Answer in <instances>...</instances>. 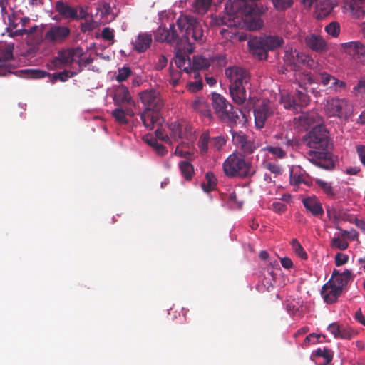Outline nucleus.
Here are the masks:
<instances>
[{
  "mask_svg": "<svg viewBox=\"0 0 365 365\" xmlns=\"http://www.w3.org/2000/svg\"><path fill=\"white\" fill-rule=\"evenodd\" d=\"M305 43L310 49L317 53H324L328 50V46L326 41L319 35H308L305 38Z\"/></svg>",
  "mask_w": 365,
  "mask_h": 365,
  "instance_id": "nucleus-20",
  "label": "nucleus"
},
{
  "mask_svg": "<svg viewBox=\"0 0 365 365\" xmlns=\"http://www.w3.org/2000/svg\"><path fill=\"white\" fill-rule=\"evenodd\" d=\"M210 66L207 58L202 56H194L192 62H191V73H193L194 78H197L199 76V70L206 68Z\"/></svg>",
  "mask_w": 365,
  "mask_h": 365,
  "instance_id": "nucleus-27",
  "label": "nucleus"
},
{
  "mask_svg": "<svg viewBox=\"0 0 365 365\" xmlns=\"http://www.w3.org/2000/svg\"><path fill=\"white\" fill-rule=\"evenodd\" d=\"M264 150H267L269 153L279 158H284L287 155L286 152L279 147L267 146L264 148Z\"/></svg>",
  "mask_w": 365,
  "mask_h": 365,
  "instance_id": "nucleus-47",
  "label": "nucleus"
},
{
  "mask_svg": "<svg viewBox=\"0 0 365 365\" xmlns=\"http://www.w3.org/2000/svg\"><path fill=\"white\" fill-rule=\"evenodd\" d=\"M75 73L69 71L64 70L62 72L54 73L50 74L49 73L40 70V69H22L17 71L16 76L19 78H30V79H39L45 78L46 76H51V82L54 83L56 81L61 82L66 81L68 78L73 77Z\"/></svg>",
  "mask_w": 365,
  "mask_h": 365,
  "instance_id": "nucleus-7",
  "label": "nucleus"
},
{
  "mask_svg": "<svg viewBox=\"0 0 365 365\" xmlns=\"http://www.w3.org/2000/svg\"><path fill=\"white\" fill-rule=\"evenodd\" d=\"M230 96L235 103L243 104L247 99L245 86H229Z\"/></svg>",
  "mask_w": 365,
  "mask_h": 365,
  "instance_id": "nucleus-25",
  "label": "nucleus"
},
{
  "mask_svg": "<svg viewBox=\"0 0 365 365\" xmlns=\"http://www.w3.org/2000/svg\"><path fill=\"white\" fill-rule=\"evenodd\" d=\"M83 50L81 47L68 48L59 51L58 56L53 61L55 67H61L62 65L68 66L76 61L83 55Z\"/></svg>",
  "mask_w": 365,
  "mask_h": 365,
  "instance_id": "nucleus-14",
  "label": "nucleus"
},
{
  "mask_svg": "<svg viewBox=\"0 0 365 365\" xmlns=\"http://www.w3.org/2000/svg\"><path fill=\"white\" fill-rule=\"evenodd\" d=\"M332 9V6L329 2L323 3L320 7V9L322 11V14L323 16H327V14H329L331 11Z\"/></svg>",
  "mask_w": 365,
  "mask_h": 365,
  "instance_id": "nucleus-63",
  "label": "nucleus"
},
{
  "mask_svg": "<svg viewBox=\"0 0 365 365\" xmlns=\"http://www.w3.org/2000/svg\"><path fill=\"white\" fill-rule=\"evenodd\" d=\"M55 11L58 13L59 17L55 16L53 19L58 20L59 19H73L77 17V12L78 11V6H72L68 3L59 0L55 3Z\"/></svg>",
  "mask_w": 365,
  "mask_h": 365,
  "instance_id": "nucleus-16",
  "label": "nucleus"
},
{
  "mask_svg": "<svg viewBox=\"0 0 365 365\" xmlns=\"http://www.w3.org/2000/svg\"><path fill=\"white\" fill-rule=\"evenodd\" d=\"M321 335H317L315 334H310L309 335H308L304 341V344L307 346V344L312 343V344H315L317 342L319 341V338H320Z\"/></svg>",
  "mask_w": 365,
  "mask_h": 365,
  "instance_id": "nucleus-61",
  "label": "nucleus"
},
{
  "mask_svg": "<svg viewBox=\"0 0 365 365\" xmlns=\"http://www.w3.org/2000/svg\"><path fill=\"white\" fill-rule=\"evenodd\" d=\"M325 31L333 37H337L340 33V26L338 22L333 21L325 27Z\"/></svg>",
  "mask_w": 365,
  "mask_h": 365,
  "instance_id": "nucleus-44",
  "label": "nucleus"
},
{
  "mask_svg": "<svg viewBox=\"0 0 365 365\" xmlns=\"http://www.w3.org/2000/svg\"><path fill=\"white\" fill-rule=\"evenodd\" d=\"M212 105L217 116L231 127L242 123V120L245 118L241 110L235 108L223 96L219 93H212Z\"/></svg>",
  "mask_w": 365,
  "mask_h": 365,
  "instance_id": "nucleus-3",
  "label": "nucleus"
},
{
  "mask_svg": "<svg viewBox=\"0 0 365 365\" xmlns=\"http://www.w3.org/2000/svg\"><path fill=\"white\" fill-rule=\"evenodd\" d=\"M112 115L115 120L121 125H125L128 123L125 116V111L121 108H115L112 111Z\"/></svg>",
  "mask_w": 365,
  "mask_h": 365,
  "instance_id": "nucleus-42",
  "label": "nucleus"
},
{
  "mask_svg": "<svg viewBox=\"0 0 365 365\" xmlns=\"http://www.w3.org/2000/svg\"><path fill=\"white\" fill-rule=\"evenodd\" d=\"M359 41H351L341 44V47L345 53L351 56L353 58H356V47Z\"/></svg>",
  "mask_w": 365,
  "mask_h": 365,
  "instance_id": "nucleus-39",
  "label": "nucleus"
},
{
  "mask_svg": "<svg viewBox=\"0 0 365 365\" xmlns=\"http://www.w3.org/2000/svg\"><path fill=\"white\" fill-rule=\"evenodd\" d=\"M315 357H322L324 359L323 365L329 364L333 359V351L326 347L319 348L313 354Z\"/></svg>",
  "mask_w": 365,
  "mask_h": 365,
  "instance_id": "nucleus-31",
  "label": "nucleus"
},
{
  "mask_svg": "<svg viewBox=\"0 0 365 365\" xmlns=\"http://www.w3.org/2000/svg\"><path fill=\"white\" fill-rule=\"evenodd\" d=\"M133 72L131 68L128 66H123L121 68H118V73L116 76V81L119 83L126 81L131 75Z\"/></svg>",
  "mask_w": 365,
  "mask_h": 365,
  "instance_id": "nucleus-41",
  "label": "nucleus"
},
{
  "mask_svg": "<svg viewBox=\"0 0 365 365\" xmlns=\"http://www.w3.org/2000/svg\"><path fill=\"white\" fill-rule=\"evenodd\" d=\"M18 19L17 16L14 14L12 15H8V21H9V27L6 28V31L8 32H10V34L12 31H10L11 29H16L18 26V23L16 22V20Z\"/></svg>",
  "mask_w": 365,
  "mask_h": 365,
  "instance_id": "nucleus-54",
  "label": "nucleus"
},
{
  "mask_svg": "<svg viewBox=\"0 0 365 365\" xmlns=\"http://www.w3.org/2000/svg\"><path fill=\"white\" fill-rule=\"evenodd\" d=\"M159 112H153L151 110L145 109L140 114V119L144 126L148 130H152L154 125L158 123L159 120Z\"/></svg>",
  "mask_w": 365,
  "mask_h": 365,
  "instance_id": "nucleus-26",
  "label": "nucleus"
},
{
  "mask_svg": "<svg viewBox=\"0 0 365 365\" xmlns=\"http://www.w3.org/2000/svg\"><path fill=\"white\" fill-rule=\"evenodd\" d=\"M225 75L230 80V86H246L250 81V75L245 68L239 66L229 67Z\"/></svg>",
  "mask_w": 365,
  "mask_h": 365,
  "instance_id": "nucleus-15",
  "label": "nucleus"
},
{
  "mask_svg": "<svg viewBox=\"0 0 365 365\" xmlns=\"http://www.w3.org/2000/svg\"><path fill=\"white\" fill-rule=\"evenodd\" d=\"M304 207L312 213V215L321 217L324 215V209L320 200L316 197H307L302 200Z\"/></svg>",
  "mask_w": 365,
  "mask_h": 365,
  "instance_id": "nucleus-22",
  "label": "nucleus"
},
{
  "mask_svg": "<svg viewBox=\"0 0 365 365\" xmlns=\"http://www.w3.org/2000/svg\"><path fill=\"white\" fill-rule=\"evenodd\" d=\"M102 37L107 41H111L114 38L113 31L108 27H106L102 31Z\"/></svg>",
  "mask_w": 365,
  "mask_h": 365,
  "instance_id": "nucleus-58",
  "label": "nucleus"
},
{
  "mask_svg": "<svg viewBox=\"0 0 365 365\" xmlns=\"http://www.w3.org/2000/svg\"><path fill=\"white\" fill-rule=\"evenodd\" d=\"M15 67L14 66L11 65V63H2L0 64V76H5L8 73H14L13 70H14ZM17 71L14 72V74L16 75V73Z\"/></svg>",
  "mask_w": 365,
  "mask_h": 365,
  "instance_id": "nucleus-49",
  "label": "nucleus"
},
{
  "mask_svg": "<svg viewBox=\"0 0 365 365\" xmlns=\"http://www.w3.org/2000/svg\"><path fill=\"white\" fill-rule=\"evenodd\" d=\"M176 25L182 34L181 38H179L175 25L171 24L169 28L160 26L155 32V39L175 46V63L177 67L191 73V61L187 54L193 52L194 44L202 45L205 42L202 26L196 18L188 15L180 16Z\"/></svg>",
  "mask_w": 365,
  "mask_h": 365,
  "instance_id": "nucleus-1",
  "label": "nucleus"
},
{
  "mask_svg": "<svg viewBox=\"0 0 365 365\" xmlns=\"http://www.w3.org/2000/svg\"><path fill=\"white\" fill-rule=\"evenodd\" d=\"M275 111L274 103L268 99H263L254 106L255 125L257 129L263 128L267 120L271 118Z\"/></svg>",
  "mask_w": 365,
  "mask_h": 365,
  "instance_id": "nucleus-9",
  "label": "nucleus"
},
{
  "mask_svg": "<svg viewBox=\"0 0 365 365\" xmlns=\"http://www.w3.org/2000/svg\"><path fill=\"white\" fill-rule=\"evenodd\" d=\"M114 101L117 104H134V101L132 99L128 88L124 85L119 86L116 88L114 95Z\"/></svg>",
  "mask_w": 365,
  "mask_h": 365,
  "instance_id": "nucleus-24",
  "label": "nucleus"
},
{
  "mask_svg": "<svg viewBox=\"0 0 365 365\" xmlns=\"http://www.w3.org/2000/svg\"><path fill=\"white\" fill-rule=\"evenodd\" d=\"M203 84L202 79H197L193 82H189L187 84V88L192 93H196L202 88Z\"/></svg>",
  "mask_w": 365,
  "mask_h": 365,
  "instance_id": "nucleus-48",
  "label": "nucleus"
},
{
  "mask_svg": "<svg viewBox=\"0 0 365 365\" xmlns=\"http://www.w3.org/2000/svg\"><path fill=\"white\" fill-rule=\"evenodd\" d=\"M315 182L328 197H334L336 195V192L331 182L324 181L322 179H316Z\"/></svg>",
  "mask_w": 365,
  "mask_h": 365,
  "instance_id": "nucleus-34",
  "label": "nucleus"
},
{
  "mask_svg": "<svg viewBox=\"0 0 365 365\" xmlns=\"http://www.w3.org/2000/svg\"><path fill=\"white\" fill-rule=\"evenodd\" d=\"M139 97L145 109L159 112L164 106L160 92L155 89H147L139 93Z\"/></svg>",
  "mask_w": 365,
  "mask_h": 365,
  "instance_id": "nucleus-11",
  "label": "nucleus"
},
{
  "mask_svg": "<svg viewBox=\"0 0 365 365\" xmlns=\"http://www.w3.org/2000/svg\"><path fill=\"white\" fill-rule=\"evenodd\" d=\"M153 148H154L157 154L160 156L165 155L168 152L166 148L163 145L160 144L158 142L153 146Z\"/></svg>",
  "mask_w": 365,
  "mask_h": 365,
  "instance_id": "nucleus-62",
  "label": "nucleus"
},
{
  "mask_svg": "<svg viewBox=\"0 0 365 365\" xmlns=\"http://www.w3.org/2000/svg\"><path fill=\"white\" fill-rule=\"evenodd\" d=\"M284 43V40L279 36H265L255 37L248 41L251 53L259 60H265L268 57V51H274Z\"/></svg>",
  "mask_w": 365,
  "mask_h": 365,
  "instance_id": "nucleus-5",
  "label": "nucleus"
},
{
  "mask_svg": "<svg viewBox=\"0 0 365 365\" xmlns=\"http://www.w3.org/2000/svg\"><path fill=\"white\" fill-rule=\"evenodd\" d=\"M309 148L307 153V160L313 165L327 170L334 169L335 162L331 152L329 132L322 125L314 126L303 138Z\"/></svg>",
  "mask_w": 365,
  "mask_h": 365,
  "instance_id": "nucleus-2",
  "label": "nucleus"
},
{
  "mask_svg": "<svg viewBox=\"0 0 365 365\" xmlns=\"http://www.w3.org/2000/svg\"><path fill=\"white\" fill-rule=\"evenodd\" d=\"M179 168L184 178L188 180H191L194 173V168L192 165L188 161H181L179 163Z\"/></svg>",
  "mask_w": 365,
  "mask_h": 365,
  "instance_id": "nucleus-35",
  "label": "nucleus"
},
{
  "mask_svg": "<svg viewBox=\"0 0 365 365\" xmlns=\"http://www.w3.org/2000/svg\"><path fill=\"white\" fill-rule=\"evenodd\" d=\"M78 11L77 12V17L73 18V20L86 19L88 16L87 8H84L83 6H78Z\"/></svg>",
  "mask_w": 365,
  "mask_h": 365,
  "instance_id": "nucleus-59",
  "label": "nucleus"
},
{
  "mask_svg": "<svg viewBox=\"0 0 365 365\" xmlns=\"http://www.w3.org/2000/svg\"><path fill=\"white\" fill-rule=\"evenodd\" d=\"M349 257L347 255L339 252L335 256V264L337 267L341 266L348 262Z\"/></svg>",
  "mask_w": 365,
  "mask_h": 365,
  "instance_id": "nucleus-51",
  "label": "nucleus"
},
{
  "mask_svg": "<svg viewBox=\"0 0 365 365\" xmlns=\"http://www.w3.org/2000/svg\"><path fill=\"white\" fill-rule=\"evenodd\" d=\"M352 278L353 275L350 270L346 269L344 272L341 273L338 270L334 269L332 272L331 277L329 281L332 282L333 284L343 291L344 288Z\"/></svg>",
  "mask_w": 365,
  "mask_h": 365,
  "instance_id": "nucleus-21",
  "label": "nucleus"
},
{
  "mask_svg": "<svg viewBox=\"0 0 365 365\" xmlns=\"http://www.w3.org/2000/svg\"><path fill=\"white\" fill-rule=\"evenodd\" d=\"M356 153L361 164L365 167V145H359L356 146Z\"/></svg>",
  "mask_w": 365,
  "mask_h": 365,
  "instance_id": "nucleus-57",
  "label": "nucleus"
},
{
  "mask_svg": "<svg viewBox=\"0 0 365 365\" xmlns=\"http://www.w3.org/2000/svg\"><path fill=\"white\" fill-rule=\"evenodd\" d=\"M326 212L327 217L330 220L333 221L334 223L339 222L341 215L335 207L327 206Z\"/></svg>",
  "mask_w": 365,
  "mask_h": 365,
  "instance_id": "nucleus-43",
  "label": "nucleus"
},
{
  "mask_svg": "<svg viewBox=\"0 0 365 365\" xmlns=\"http://www.w3.org/2000/svg\"><path fill=\"white\" fill-rule=\"evenodd\" d=\"M36 29H37V26L35 25L33 27H31L29 30L26 29L24 28L21 29H17V30L14 31V32H11V34H9V36L11 37H14V36H23L24 34H31L36 31Z\"/></svg>",
  "mask_w": 365,
  "mask_h": 365,
  "instance_id": "nucleus-50",
  "label": "nucleus"
},
{
  "mask_svg": "<svg viewBox=\"0 0 365 365\" xmlns=\"http://www.w3.org/2000/svg\"><path fill=\"white\" fill-rule=\"evenodd\" d=\"M153 41L152 35L148 33H140L133 41L134 49L138 53L145 52L150 48Z\"/></svg>",
  "mask_w": 365,
  "mask_h": 365,
  "instance_id": "nucleus-23",
  "label": "nucleus"
},
{
  "mask_svg": "<svg viewBox=\"0 0 365 365\" xmlns=\"http://www.w3.org/2000/svg\"><path fill=\"white\" fill-rule=\"evenodd\" d=\"M342 291L328 281L322 288L321 294L327 304H333L337 301L338 297L341 294Z\"/></svg>",
  "mask_w": 365,
  "mask_h": 365,
  "instance_id": "nucleus-19",
  "label": "nucleus"
},
{
  "mask_svg": "<svg viewBox=\"0 0 365 365\" xmlns=\"http://www.w3.org/2000/svg\"><path fill=\"white\" fill-rule=\"evenodd\" d=\"M272 207L273 210L277 213H283L287 210L286 205L281 202H274Z\"/></svg>",
  "mask_w": 365,
  "mask_h": 365,
  "instance_id": "nucleus-55",
  "label": "nucleus"
},
{
  "mask_svg": "<svg viewBox=\"0 0 365 365\" xmlns=\"http://www.w3.org/2000/svg\"><path fill=\"white\" fill-rule=\"evenodd\" d=\"M232 142L235 145L240 148L245 155L252 153L256 147L254 143L249 140L242 132L231 130Z\"/></svg>",
  "mask_w": 365,
  "mask_h": 365,
  "instance_id": "nucleus-17",
  "label": "nucleus"
},
{
  "mask_svg": "<svg viewBox=\"0 0 365 365\" xmlns=\"http://www.w3.org/2000/svg\"><path fill=\"white\" fill-rule=\"evenodd\" d=\"M227 140L222 135L210 137L208 130L204 131L197 141V147L202 155H206L209 150L217 152L225 145Z\"/></svg>",
  "mask_w": 365,
  "mask_h": 365,
  "instance_id": "nucleus-8",
  "label": "nucleus"
},
{
  "mask_svg": "<svg viewBox=\"0 0 365 365\" xmlns=\"http://www.w3.org/2000/svg\"><path fill=\"white\" fill-rule=\"evenodd\" d=\"M263 166L264 168L275 175H281L282 173V168L277 164L271 162H264Z\"/></svg>",
  "mask_w": 365,
  "mask_h": 365,
  "instance_id": "nucleus-46",
  "label": "nucleus"
},
{
  "mask_svg": "<svg viewBox=\"0 0 365 365\" xmlns=\"http://www.w3.org/2000/svg\"><path fill=\"white\" fill-rule=\"evenodd\" d=\"M71 35V29L64 25H52L45 33L44 40L51 44H61Z\"/></svg>",
  "mask_w": 365,
  "mask_h": 365,
  "instance_id": "nucleus-13",
  "label": "nucleus"
},
{
  "mask_svg": "<svg viewBox=\"0 0 365 365\" xmlns=\"http://www.w3.org/2000/svg\"><path fill=\"white\" fill-rule=\"evenodd\" d=\"M331 246L333 248H336L341 250H344L348 248L349 243L341 237H334L331 241Z\"/></svg>",
  "mask_w": 365,
  "mask_h": 365,
  "instance_id": "nucleus-45",
  "label": "nucleus"
},
{
  "mask_svg": "<svg viewBox=\"0 0 365 365\" xmlns=\"http://www.w3.org/2000/svg\"><path fill=\"white\" fill-rule=\"evenodd\" d=\"M324 111L329 117H346L351 111L349 101L345 98H329L324 106Z\"/></svg>",
  "mask_w": 365,
  "mask_h": 365,
  "instance_id": "nucleus-10",
  "label": "nucleus"
},
{
  "mask_svg": "<svg viewBox=\"0 0 365 365\" xmlns=\"http://www.w3.org/2000/svg\"><path fill=\"white\" fill-rule=\"evenodd\" d=\"M294 98L297 99V105L299 106V112H301V110L306 107L310 101L309 96L304 92L299 91L297 92L296 97Z\"/></svg>",
  "mask_w": 365,
  "mask_h": 365,
  "instance_id": "nucleus-37",
  "label": "nucleus"
},
{
  "mask_svg": "<svg viewBox=\"0 0 365 365\" xmlns=\"http://www.w3.org/2000/svg\"><path fill=\"white\" fill-rule=\"evenodd\" d=\"M155 135L156 138L160 139L167 143H171V140L170 138L165 133V132L160 128H158L155 131Z\"/></svg>",
  "mask_w": 365,
  "mask_h": 365,
  "instance_id": "nucleus-53",
  "label": "nucleus"
},
{
  "mask_svg": "<svg viewBox=\"0 0 365 365\" xmlns=\"http://www.w3.org/2000/svg\"><path fill=\"white\" fill-rule=\"evenodd\" d=\"M284 61L292 70L295 71H300L302 66H306L310 69H317L319 67L318 62L309 55L292 48L285 51Z\"/></svg>",
  "mask_w": 365,
  "mask_h": 365,
  "instance_id": "nucleus-6",
  "label": "nucleus"
},
{
  "mask_svg": "<svg viewBox=\"0 0 365 365\" xmlns=\"http://www.w3.org/2000/svg\"><path fill=\"white\" fill-rule=\"evenodd\" d=\"M350 9L352 14L360 18L365 14V0H351Z\"/></svg>",
  "mask_w": 365,
  "mask_h": 365,
  "instance_id": "nucleus-29",
  "label": "nucleus"
},
{
  "mask_svg": "<svg viewBox=\"0 0 365 365\" xmlns=\"http://www.w3.org/2000/svg\"><path fill=\"white\" fill-rule=\"evenodd\" d=\"M316 72V83L322 84L323 86L335 92L344 90L346 87L344 81L337 79L330 73L323 71L319 65L317 69H312Z\"/></svg>",
  "mask_w": 365,
  "mask_h": 365,
  "instance_id": "nucleus-12",
  "label": "nucleus"
},
{
  "mask_svg": "<svg viewBox=\"0 0 365 365\" xmlns=\"http://www.w3.org/2000/svg\"><path fill=\"white\" fill-rule=\"evenodd\" d=\"M222 168L225 175L229 178H250L256 173L252 163L238 153L230 155L224 161Z\"/></svg>",
  "mask_w": 365,
  "mask_h": 365,
  "instance_id": "nucleus-4",
  "label": "nucleus"
},
{
  "mask_svg": "<svg viewBox=\"0 0 365 365\" xmlns=\"http://www.w3.org/2000/svg\"><path fill=\"white\" fill-rule=\"evenodd\" d=\"M341 327L337 323H332L329 324L327 327L328 331L334 335L335 338H338L341 329Z\"/></svg>",
  "mask_w": 365,
  "mask_h": 365,
  "instance_id": "nucleus-52",
  "label": "nucleus"
},
{
  "mask_svg": "<svg viewBox=\"0 0 365 365\" xmlns=\"http://www.w3.org/2000/svg\"><path fill=\"white\" fill-rule=\"evenodd\" d=\"M205 178L207 182L202 183V188L205 192H209L215 189L217 183V179L215 175L211 172L206 173Z\"/></svg>",
  "mask_w": 365,
  "mask_h": 365,
  "instance_id": "nucleus-36",
  "label": "nucleus"
},
{
  "mask_svg": "<svg viewBox=\"0 0 365 365\" xmlns=\"http://www.w3.org/2000/svg\"><path fill=\"white\" fill-rule=\"evenodd\" d=\"M169 130L172 137L178 139H190L192 135L190 125L185 122H172L169 124Z\"/></svg>",
  "mask_w": 365,
  "mask_h": 365,
  "instance_id": "nucleus-18",
  "label": "nucleus"
},
{
  "mask_svg": "<svg viewBox=\"0 0 365 365\" xmlns=\"http://www.w3.org/2000/svg\"><path fill=\"white\" fill-rule=\"evenodd\" d=\"M167 58L165 56L161 55L159 56L158 62L155 64V68L158 71H160L167 66Z\"/></svg>",
  "mask_w": 365,
  "mask_h": 365,
  "instance_id": "nucleus-60",
  "label": "nucleus"
},
{
  "mask_svg": "<svg viewBox=\"0 0 365 365\" xmlns=\"http://www.w3.org/2000/svg\"><path fill=\"white\" fill-rule=\"evenodd\" d=\"M274 7L278 11H285L293 5V0H272Z\"/></svg>",
  "mask_w": 365,
  "mask_h": 365,
  "instance_id": "nucleus-40",
  "label": "nucleus"
},
{
  "mask_svg": "<svg viewBox=\"0 0 365 365\" xmlns=\"http://www.w3.org/2000/svg\"><path fill=\"white\" fill-rule=\"evenodd\" d=\"M212 0H194L192 6L194 11L197 14H205L209 9Z\"/></svg>",
  "mask_w": 365,
  "mask_h": 365,
  "instance_id": "nucleus-33",
  "label": "nucleus"
},
{
  "mask_svg": "<svg viewBox=\"0 0 365 365\" xmlns=\"http://www.w3.org/2000/svg\"><path fill=\"white\" fill-rule=\"evenodd\" d=\"M14 45L0 46V63H5L13 58Z\"/></svg>",
  "mask_w": 365,
  "mask_h": 365,
  "instance_id": "nucleus-32",
  "label": "nucleus"
},
{
  "mask_svg": "<svg viewBox=\"0 0 365 365\" xmlns=\"http://www.w3.org/2000/svg\"><path fill=\"white\" fill-rule=\"evenodd\" d=\"M302 124L311 126L314 123L322 124V117L314 111L309 113H302L299 118Z\"/></svg>",
  "mask_w": 365,
  "mask_h": 365,
  "instance_id": "nucleus-28",
  "label": "nucleus"
},
{
  "mask_svg": "<svg viewBox=\"0 0 365 365\" xmlns=\"http://www.w3.org/2000/svg\"><path fill=\"white\" fill-rule=\"evenodd\" d=\"M281 103L284 108L299 113V106L297 105V99L289 94L281 96Z\"/></svg>",
  "mask_w": 365,
  "mask_h": 365,
  "instance_id": "nucleus-30",
  "label": "nucleus"
},
{
  "mask_svg": "<svg viewBox=\"0 0 365 365\" xmlns=\"http://www.w3.org/2000/svg\"><path fill=\"white\" fill-rule=\"evenodd\" d=\"M356 58L364 57L365 56V46L359 41L358 46L356 47Z\"/></svg>",
  "mask_w": 365,
  "mask_h": 365,
  "instance_id": "nucleus-64",
  "label": "nucleus"
},
{
  "mask_svg": "<svg viewBox=\"0 0 365 365\" xmlns=\"http://www.w3.org/2000/svg\"><path fill=\"white\" fill-rule=\"evenodd\" d=\"M354 334V331L349 329L341 327L339 337V339H351Z\"/></svg>",
  "mask_w": 365,
  "mask_h": 365,
  "instance_id": "nucleus-56",
  "label": "nucleus"
},
{
  "mask_svg": "<svg viewBox=\"0 0 365 365\" xmlns=\"http://www.w3.org/2000/svg\"><path fill=\"white\" fill-rule=\"evenodd\" d=\"M291 245L294 252L299 257L304 260L308 258L307 252L297 239H293L291 242Z\"/></svg>",
  "mask_w": 365,
  "mask_h": 365,
  "instance_id": "nucleus-38",
  "label": "nucleus"
}]
</instances>
